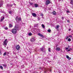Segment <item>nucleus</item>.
<instances>
[{"label": "nucleus", "mask_w": 73, "mask_h": 73, "mask_svg": "<svg viewBox=\"0 0 73 73\" xmlns=\"http://www.w3.org/2000/svg\"><path fill=\"white\" fill-rule=\"evenodd\" d=\"M42 27L43 28H45V26H44V24L42 25Z\"/></svg>", "instance_id": "obj_17"}, {"label": "nucleus", "mask_w": 73, "mask_h": 73, "mask_svg": "<svg viewBox=\"0 0 73 73\" xmlns=\"http://www.w3.org/2000/svg\"><path fill=\"white\" fill-rule=\"evenodd\" d=\"M9 27H12V25L11 24H9Z\"/></svg>", "instance_id": "obj_24"}, {"label": "nucleus", "mask_w": 73, "mask_h": 73, "mask_svg": "<svg viewBox=\"0 0 73 73\" xmlns=\"http://www.w3.org/2000/svg\"><path fill=\"white\" fill-rule=\"evenodd\" d=\"M68 48H68V47L66 48V50H67L68 49Z\"/></svg>", "instance_id": "obj_37"}, {"label": "nucleus", "mask_w": 73, "mask_h": 73, "mask_svg": "<svg viewBox=\"0 0 73 73\" xmlns=\"http://www.w3.org/2000/svg\"><path fill=\"white\" fill-rule=\"evenodd\" d=\"M67 22H68V23H70V21L69 20H67Z\"/></svg>", "instance_id": "obj_36"}, {"label": "nucleus", "mask_w": 73, "mask_h": 73, "mask_svg": "<svg viewBox=\"0 0 73 73\" xmlns=\"http://www.w3.org/2000/svg\"><path fill=\"white\" fill-rule=\"evenodd\" d=\"M47 31L48 32H49V33H50V32H51V30L49 29Z\"/></svg>", "instance_id": "obj_20"}, {"label": "nucleus", "mask_w": 73, "mask_h": 73, "mask_svg": "<svg viewBox=\"0 0 73 73\" xmlns=\"http://www.w3.org/2000/svg\"><path fill=\"white\" fill-rule=\"evenodd\" d=\"M6 52H5L3 54V56H5V55H6Z\"/></svg>", "instance_id": "obj_32"}, {"label": "nucleus", "mask_w": 73, "mask_h": 73, "mask_svg": "<svg viewBox=\"0 0 73 73\" xmlns=\"http://www.w3.org/2000/svg\"><path fill=\"white\" fill-rule=\"evenodd\" d=\"M7 7H9V6H10V5L9 4H7Z\"/></svg>", "instance_id": "obj_27"}, {"label": "nucleus", "mask_w": 73, "mask_h": 73, "mask_svg": "<svg viewBox=\"0 0 73 73\" xmlns=\"http://www.w3.org/2000/svg\"><path fill=\"white\" fill-rule=\"evenodd\" d=\"M56 49L57 51H60L61 49L60 48H59V47H56Z\"/></svg>", "instance_id": "obj_9"}, {"label": "nucleus", "mask_w": 73, "mask_h": 73, "mask_svg": "<svg viewBox=\"0 0 73 73\" xmlns=\"http://www.w3.org/2000/svg\"><path fill=\"white\" fill-rule=\"evenodd\" d=\"M68 46V48H69L70 47V46Z\"/></svg>", "instance_id": "obj_42"}, {"label": "nucleus", "mask_w": 73, "mask_h": 73, "mask_svg": "<svg viewBox=\"0 0 73 73\" xmlns=\"http://www.w3.org/2000/svg\"><path fill=\"white\" fill-rule=\"evenodd\" d=\"M67 13H70V11H67Z\"/></svg>", "instance_id": "obj_35"}, {"label": "nucleus", "mask_w": 73, "mask_h": 73, "mask_svg": "<svg viewBox=\"0 0 73 73\" xmlns=\"http://www.w3.org/2000/svg\"><path fill=\"white\" fill-rule=\"evenodd\" d=\"M34 6H35V8H37V7H38V5H37V4H35L34 5Z\"/></svg>", "instance_id": "obj_16"}, {"label": "nucleus", "mask_w": 73, "mask_h": 73, "mask_svg": "<svg viewBox=\"0 0 73 73\" xmlns=\"http://www.w3.org/2000/svg\"><path fill=\"white\" fill-rule=\"evenodd\" d=\"M69 37H72V35H70L69 36Z\"/></svg>", "instance_id": "obj_31"}, {"label": "nucleus", "mask_w": 73, "mask_h": 73, "mask_svg": "<svg viewBox=\"0 0 73 73\" xmlns=\"http://www.w3.org/2000/svg\"><path fill=\"white\" fill-rule=\"evenodd\" d=\"M30 5H33V3H30Z\"/></svg>", "instance_id": "obj_26"}, {"label": "nucleus", "mask_w": 73, "mask_h": 73, "mask_svg": "<svg viewBox=\"0 0 73 73\" xmlns=\"http://www.w3.org/2000/svg\"><path fill=\"white\" fill-rule=\"evenodd\" d=\"M71 50H72V48H70V49H68V52H69V51H70Z\"/></svg>", "instance_id": "obj_23"}, {"label": "nucleus", "mask_w": 73, "mask_h": 73, "mask_svg": "<svg viewBox=\"0 0 73 73\" xmlns=\"http://www.w3.org/2000/svg\"><path fill=\"white\" fill-rule=\"evenodd\" d=\"M14 28L15 29H13L12 31V32L13 34H16L17 30L19 31L20 29V27L18 25H15Z\"/></svg>", "instance_id": "obj_1"}, {"label": "nucleus", "mask_w": 73, "mask_h": 73, "mask_svg": "<svg viewBox=\"0 0 73 73\" xmlns=\"http://www.w3.org/2000/svg\"><path fill=\"white\" fill-rule=\"evenodd\" d=\"M38 36H40V37H44V36H43V35L39 33L38 34Z\"/></svg>", "instance_id": "obj_10"}, {"label": "nucleus", "mask_w": 73, "mask_h": 73, "mask_svg": "<svg viewBox=\"0 0 73 73\" xmlns=\"http://www.w3.org/2000/svg\"><path fill=\"white\" fill-rule=\"evenodd\" d=\"M52 15H56V12L55 11H53L52 13Z\"/></svg>", "instance_id": "obj_8"}, {"label": "nucleus", "mask_w": 73, "mask_h": 73, "mask_svg": "<svg viewBox=\"0 0 73 73\" xmlns=\"http://www.w3.org/2000/svg\"><path fill=\"white\" fill-rule=\"evenodd\" d=\"M9 13L10 14H11V13H12V12H11V11H9Z\"/></svg>", "instance_id": "obj_25"}, {"label": "nucleus", "mask_w": 73, "mask_h": 73, "mask_svg": "<svg viewBox=\"0 0 73 73\" xmlns=\"http://www.w3.org/2000/svg\"><path fill=\"white\" fill-rule=\"evenodd\" d=\"M71 41V39L70 38H69L68 39V41L70 42Z\"/></svg>", "instance_id": "obj_21"}, {"label": "nucleus", "mask_w": 73, "mask_h": 73, "mask_svg": "<svg viewBox=\"0 0 73 73\" xmlns=\"http://www.w3.org/2000/svg\"><path fill=\"white\" fill-rule=\"evenodd\" d=\"M15 20L17 23H19L20 21H21V18L20 17L19 18L18 17H17L15 18Z\"/></svg>", "instance_id": "obj_2"}, {"label": "nucleus", "mask_w": 73, "mask_h": 73, "mask_svg": "<svg viewBox=\"0 0 73 73\" xmlns=\"http://www.w3.org/2000/svg\"><path fill=\"white\" fill-rule=\"evenodd\" d=\"M62 20H64V17H62Z\"/></svg>", "instance_id": "obj_34"}, {"label": "nucleus", "mask_w": 73, "mask_h": 73, "mask_svg": "<svg viewBox=\"0 0 73 73\" xmlns=\"http://www.w3.org/2000/svg\"><path fill=\"white\" fill-rule=\"evenodd\" d=\"M12 5H10L11 7V6H12Z\"/></svg>", "instance_id": "obj_41"}, {"label": "nucleus", "mask_w": 73, "mask_h": 73, "mask_svg": "<svg viewBox=\"0 0 73 73\" xmlns=\"http://www.w3.org/2000/svg\"><path fill=\"white\" fill-rule=\"evenodd\" d=\"M38 24H36L37 25H38Z\"/></svg>", "instance_id": "obj_43"}, {"label": "nucleus", "mask_w": 73, "mask_h": 73, "mask_svg": "<svg viewBox=\"0 0 73 73\" xmlns=\"http://www.w3.org/2000/svg\"><path fill=\"white\" fill-rule=\"evenodd\" d=\"M71 31V29H69V31Z\"/></svg>", "instance_id": "obj_39"}, {"label": "nucleus", "mask_w": 73, "mask_h": 73, "mask_svg": "<svg viewBox=\"0 0 73 73\" xmlns=\"http://www.w3.org/2000/svg\"><path fill=\"white\" fill-rule=\"evenodd\" d=\"M68 38H69V36H67V37L66 38V40H68Z\"/></svg>", "instance_id": "obj_33"}, {"label": "nucleus", "mask_w": 73, "mask_h": 73, "mask_svg": "<svg viewBox=\"0 0 73 73\" xmlns=\"http://www.w3.org/2000/svg\"><path fill=\"white\" fill-rule=\"evenodd\" d=\"M1 21H3V20L4 19V17H2L1 18Z\"/></svg>", "instance_id": "obj_11"}, {"label": "nucleus", "mask_w": 73, "mask_h": 73, "mask_svg": "<svg viewBox=\"0 0 73 73\" xmlns=\"http://www.w3.org/2000/svg\"><path fill=\"white\" fill-rule=\"evenodd\" d=\"M48 50L49 52H50L51 51H50V48H49L48 49Z\"/></svg>", "instance_id": "obj_22"}, {"label": "nucleus", "mask_w": 73, "mask_h": 73, "mask_svg": "<svg viewBox=\"0 0 73 73\" xmlns=\"http://www.w3.org/2000/svg\"><path fill=\"white\" fill-rule=\"evenodd\" d=\"M50 3V1L49 0H48L46 2V5H48Z\"/></svg>", "instance_id": "obj_4"}, {"label": "nucleus", "mask_w": 73, "mask_h": 73, "mask_svg": "<svg viewBox=\"0 0 73 73\" xmlns=\"http://www.w3.org/2000/svg\"><path fill=\"white\" fill-rule=\"evenodd\" d=\"M5 29L6 30H7V29H8V28L7 27H5Z\"/></svg>", "instance_id": "obj_28"}, {"label": "nucleus", "mask_w": 73, "mask_h": 73, "mask_svg": "<svg viewBox=\"0 0 73 73\" xmlns=\"http://www.w3.org/2000/svg\"><path fill=\"white\" fill-rule=\"evenodd\" d=\"M7 41H8V40H7V39H6L5 40L4 42V45H7Z\"/></svg>", "instance_id": "obj_5"}, {"label": "nucleus", "mask_w": 73, "mask_h": 73, "mask_svg": "<svg viewBox=\"0 0 73 73\" xmlns=\"http://www.w3.org/2000/svg\"><path fill=\"white\" fill-rule=\"evenodd\" d=\"M66 57L68 58V59H69V60H71V58H69V56L68 55H66Z\"/></svg>", "instance_id": "obj_12"}, {"label": "nucleus", "mask_w": 73, "mask_h": 73, "mask_svg": "<svg viewBox=\"0 0 73 73\" xmlns=\"http://www.w3.org/2000/svg\"><path fill=\"white\" fill-rule=\"evenodd\" d=\"M0 68H1V69L2 70H3V66H0Z\"/></svg>", "instance_id": "obj_18"}, {"label": "nucleus", "mask_w": 73, "mask_h": 73, "mask_svg": "<svg viewBox=\"0 0 73 73\" xmlns=\"http://www.w3.org/2000/svg\"><path fill=\"white\" fill-rule=\"evenodd\" d=\"M32 16H33L34 17H36V13H32Z\"/></svg>", "instance_id": "obj_7"}, {"label": "nucleus", "mask_w": 73, "mask_h": 73, "mask_svg": "<svg viewBox=\"0 0 73 73\" xmlns=\"http://www.w3.org/2000/svg\"><path fill=\"white\" fill-rule=\"evenodd\" d=\"M2 65H3V67H5V68H6V67H7V65L4 64H2Z\"/></svg>", "instance_id": "obj_13"}, {"label": "nucleus", "mask_w": 73, "mask_h": 73, "mask_svg": "<svg viewBox=\"0 0 73 73\" xmlns=\"http://www.w3.org/2000/svg\"><path fill=\"white\" fill-rule=\"evenodd\" d=\"M40 50H41V51H42H42H43V50H44V49L43 48H41Z\"/></svg>", "instance_id": "obj_19"}, {"label": "nucleus", "mask_w": 73, "mask_h": 73, "mask_svg": "<svg viewBox=\"0 0 73 73\" xmlns=\"http://www.w3.org/2000/svg\"><path fill=\"white\" fill-rule=\"evenodd\" d=\"M40 16H43V14H41L40 15Z\"/></svg>", "instance_id": "obj_38"}, {"label": "nucleus", "mask_w": 73, "mask_h": 73, "mask_svg": "<svg viewBox=\"0 0 73 73\" xmlns=\"http://www.w3.org/2000/svg\"><path fill=\"white\" fill-rule=\"evenodd\" d=\"M59 1H61V0H59Z\"/></svg>", "instance_id": "obj_44"}, {"label": "nucleus", "mask_w": 73, "mask_h": 73, "mask_svg": "<svg viewBox=\"0 0 73 73\" xmlns=\"http://www.w3.org/2000/svg\"><path fill=\"white\" fill-rule=\"evenodd\" d=\"M7 48H8V47H7Z\"/></svg>", "instance_id": "obj_48"}, {"label": "nucleus", "mask_w": 73, "mask_h": 73, "mask_svg": "<svg viewBox=\"0 0 73 73\" xmlns=\"http://www.w3.org/2000/svg\"><path fill=\"white\" fill-rule=\"evenodd\" d=\"M7 48H8V47H7Z\"/></svg>", "instance_id": "obj_47"}, {"label": "nucleus", "mask_w": 73, "mask_h": 73, "mask_svg": "<svg viewBox=\"0 0 73 73\" xmlns=\"http://www.w3.org/2000/svg\"><path fill=\"white\" fill-rule=\"evenodd\" d=\"M59 27H60L59 25H57L56 26V29H58V28H59Z\"/></svg>", "instance_id": "obj_15"}, {"label": "nucleus", "mask_w": 73, "mask_h": 73, "mask_svg": "<svg viewBox=\"0 0 73 73\" xmlns=\"http://www.w3.org/2000/svg\"><path fill=\"white\" fill-rule=\"evenodd\" d=\"M13 5H15V4H13Z\"/></svg>", "instance_id": "obj_45"}, {"label": "nucleus", "mask_w": 73, "mask_h": 73, "mask_svg": "<svg viewBox=\"0 0 73 73\" xmlns=\"http://www.w3.org/2000/svg\"><path fill=\"white\" fill-rule=\"evenodd\" d=\"M47 71V70L45 69V71L44 72V73H46V72Z\"/></svg>", "instance_id": "obj_30"}, {"label": "nucleus", "mask_w": 73, "mask_h": 73, "mask_svg": "<svg viewBox=\"0 0 73 73\" xmlns=\"http://www.w3.org/2000/svg\"><path fill=\"white\" fill-rule=\"evenodd\" d=\"M70 3L72 5H73V0H71V2Z\"/></svg>", "instance_id": "obj_14"}, {"label": "nucleus", "mask_w": 73, "mask_h": 73, "mask_svg": "<svg viewBox=\"0 0 73 73\" xmlns=\"http://www.w3.org/2000/svg\"><path fill=\"white\" fill-rule=\"evenodd\" d=\"M15 48L17 50H19L20 48V46H19V45H17L16 46H15Z\"/></svg>", "instance_id": "obj_3"}, {"label": "nucleus", "mask_w": 73, "mask_h": 73, "mask_svg": "<svg viewBox=\"0 0 73 73\" xmlns=\"http://www.w3.org/2000/svg\"><path fill=\"white\" fill-rule=\"evenodd\" d=\"M23 66V67H24V66Z\"/></svg>", "instance_id": "obj_46"}, {"label": "nucleus", "mask_w": 73, "mask_h": 73, "mask_svg": "<svg viewBox=\"0 0 73 73\" xmlns=\"http://www.w3.org/2000/svg\"><path fill=\"white\" fill-rule=\"evenodd\" d=\"M1 54V52L0 51V55Z\"/></svg>", "instance_id": "obj_40"}, {"label": "nucleus", "mask_w": 73, "mask_h": 73, "mask_svg": "<svg viewBox=\"0 0 73 73\" xmlns=\"http://www.w3.org/2000/svg\"><path fill=\"white\" fill-rule=\"evenodd\" d=\"M31 35H32V33H29V36H31Z\"/></svg>", "instance_id": "obj_29"}, {"label": "nucleus", "mask_w": 73, "mask_h": 73, "mask_svg": "<svg viewBox=\"0 0 73 73\" xmlns=\"http://www.w3.org/2000/svg\"><path fill=\"white\" fill-rule=\"evenodd\" d=\"M30 41L31 42H34V41H36V39L33 38H32L31 39Z\"/></svg>", "instance_id": "obj_6"}]
</instances>
